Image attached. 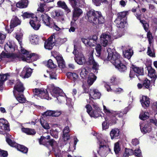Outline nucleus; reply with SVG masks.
Instances as JSON below:
<instances>
[{
    "instance_id": "f257e3e1",
    "label": "nucleus",
    "mask_w": 157,
    "mask_h": 157,
    "mask_svg": "<svg viewBox=\"0 0 157 157\" xmlns=\"http://www.w3.org/2000/svg\"><path fill=\"white\" fill-rule=\"evenodd\" d=\"M107 51L108 54L107 60L110 61L120 71H125L127 68L125 65L121 63L120 55L114 49L110 48H108Z\"/></svg>"
},
{
    "instance_id": "f03ea898",
    "label": "nucleus",
    "mask_w": 157,
    "mask_h": 157,
    "mask_svg": "<svg viewBox=\"0 0 157 157\" xmlns=\"http://www.w3.org/2000/svg\"><path fill=\"white\" fill-rule=\"evenodd\" d=\"M15 38L18 41L20 46L21 54L19 56V58L23 61L29 63L36 60L37 59L33 54H29V52L22 47V36L20 34H17Z\"/></svg>"
},
{
    "instance_id": "7ed1b4c3",
    "label": "nucleus",
    "mask_w": 157,
    "mask_h": 157,
    "mask_svg": "<svg viewBox=\"0 0 157 157\" xmlns=\"http://www.w3.org/2000/svg\"><path fill=\"white\" fill-rule=\"evenodd\" d=\"M88 20L95 25L102 24L104 22V19L100 12L92 10L87 13Z\"/></svg>"
},
{
    "instance_id": "20e7f679",
    "label": "nucleus",
    "mask_w": 157,
    "mask_h": 157,
    "mask_svg": "<svg viewBox=\"0 0 157 157\" xmlns=\"http://www.w3.org/2000/svg\"><path fill=\"white\" fill-rule=\"evenodd\" d=\"M48 89L49 90L51 95L52 97L56 98L57 100L60 103H62L66 99L65 97L61 96L62 90L58 87H55L53 85L48 86Z\"/></svg>"
},
{
    "instance_id": "39448f33",
    "label": "nucleus",
    "mask_w": 157,
    "mask_h": 157,
    "mask_svg": "<svg viewBox=\"0 0 157 157\" xmlns=\"http://www.w3.org/2000/svg\"><path fill=\"white\" fill-rule=\"evenodd\" d=\"M93 109L92 110L91 106L89 105H87L86 106L87 112L91 117L97 118L101 115V110L98 105L96 104L93 105Z\"/></svg>"
},
{
    "instance_id": "423d86ee",
    "label": "nucleus",
    "mask_w": 157,
    "mask_h": 157,
    "mask_svg": "<svg viewBox=\"0 0 157 157\" xmlns=\"http://www.w3.org/2000/svg\"><path fill=\"white\" fill-rule=\"evenodd\" d=\"M128 12L124 11L119 13L117 14V17L115 21L117 26L118 28H123L126 23L125 17L128 14Z\"/></svg>"
},
{
    "instance_id": "0eeeda50",
    "label": "nucleus",
    "mask_w": 157,
    "mask_h": 157,
    "mask_svg": "<svg viewBox=\"0 0 157 157\" xmlns=\"http://www.w3.org/2000/svg\"><path fill=\"white\" fill-rule=\"evenodd\" d=\"M43 23L46 26L50 28L54 29L57 31H59L60 28L54 22L51 21V18L46 14H42L41 17Z\"/></svg>"
},
{
    "instance_id": "6e6552de",
    "label": "nucleus",
    "mask_w": 157,
    "mask_h": 157,
    "mask_svg": "<svg viewBox=\"0 0 157 157\" xmlns=\"http://www.w3.org/2000/svg\"><path fill=\"white\" fill-rule=\"evenodd\" d=\"M76 50L75 45H74V50L73 52V54L75 55L74 59L75 62L78 64L82 65L85 64L86 62V58L81 52H78L76 55Z\"/></svg>"
},
{
    "instance_id": "1a4fd4ad",
    "label": "nucleus",
    "mask_w": 157,
    "mask_h": 157,
    "mask_svg": "<svg viewBox=\"0 0 157 157\" xmlns=\"http://www.w3.org/2000/svg\"><path fill=\"white\" fill-rule=\"evenodd\" d=\"M34 95H37L41 98L47 100H50L52 99L51 97H50L48 94L47 91L43 88H35L33 90Z\"/></svg>"
},
{
    "instance_id": "9d476101",
    "label": "nucleus",
    "mask_w": 157,
    "mask_h": 157,
    "mask_svg": "<svg viewBox=\"0 0 157 157\" xmlns=\"http://www.w3.org/2000/svg\"><path fill=\"white\" fill-rule=\"evenodd\" d=\"M16 48V45L14 42L12 41H9L5 45L4 49L6 53H9L10 55H13V56L10 57V58H15L16 55L12 53L14 51L15 49Z\"/></svg>"
},
{
    "instance_id": "9b49d317",
    "label": "nucleus",
    "mask_w": 157,
    "mask_h": 157,
    "mask_svg": "<svg viewBox=\"0 0 157 157\" xmlns=\"http://www.w3.org/2000/svg\"><path fill=\"white\" fill-rule=\"evenodd\" d=\"M8 138L7 137L6 138V141L8 144L10 146L13 147L17 146L18 149L21 151L23 153H26L28 151V149L26 147L23 145H19L17 146V144L14 141H12L10 139V137L11 136L10 135L7 136Z\"/></svg>"
},
{
    "instance_id": "f8f14e48",
    "label": "nucleus",
    "mask_w": 157,
    "mask_h": 157,
    "mask_svg": "<svg viewBox=\"0 0 157 157\" xmlns=\"http://www.w3.org/2000/svg\"><path fill=\"white\" fill-rule=\"evenodd\" d=\"M94 136H97V138L98 139V144L100 146V152H101L105 148V151L110 150V148H109L108 143H109L107 140H105L101 138H98L97 136V134L94 133L93 134Z\"/></svg>"
},
{
    "instance_id": "ddd939ff",
    "label": "nucleus",
    "mask_w": 157,
    "mask_h": 157,
    "mask_svg": "<svg viewBox=\"0 0 157 157\" xmlns=\"http://www.w3.org/2000/svg\"><path fill=\"white\" fill-rule=\"evenodd\" d=\"M101 44L104 47H106L112 40L111 35L107 33H104L100 36Z\"/></svg>"
},
{
    "instance_id": "4468645a",
    "label": "nucleus",
    "mask_w": 157,
    "mask_h": 157,
    "mask_svg": "<svg viewBox=\"0 0 157 157\" xmlns=\"http://www.w3.org/2000/svg\"><path fill=\"white\" fill-rule=\"evenodd\" d=\"M21 23V21L17 17L13 16L10 21V28L8 30V32L11 33L13 30L14 28L20 25Z\"/></svg>"
},
{
    "instance_id": "2eb2a0df",
    "label": "nucleus",
    "mask_w": 157,
    "mask_h": 157,
    "mask_svg": "<svg viewBox=\"0 0 157 157\" xmlns=\"http://www.w3.org/2000/svg\"><path fill=\"white\" fill-rule=\"evenodd\" d=\"M103 111L106 115L108 116H115L118 115L119 117H121L123 116V113L120 111L115 112L110 110L107 108L104 105L103 106Z\"/></svg>"
},
{
    "instance_id": "dca6fc26",
    "label": "nucleus",
    "mask_w": 157,
    "mask_h": 157,
    "mask_svg": "<svg viewBox=\"0 0 157 157\" xmlns=\"http://www.w3.org/2000/svg\"><path fill=\"white\" fill-rule=\"evenodd\" d=\"M55 39V36L54 34H53L48 38L47 40L45 41L44 47L46 49L48 50L52 49L54 45Z\"/></svg>"
},
{
    "instance_id": "f3484780",
    "label": "nucleus",
    "mask_w": 157,
    "mask_h": 157,
    "mask_svg": "<svg viewBox=\"0 0 157 157\" xmlns=\"http://www.w3.org/2000/svg\"><path fill=\"white\" fill-rule=\"evenodd\" d=\"M90 99H97L100 98L101 96V93L96 89H90L89 92Z\"/></svg>"
},
{
    "instance_id": "a211bd4d",
    "label": "nucleus",
    "mask_w": 157,
    "mask_h": 157,
    "mask_svg": "<svg viewBox=\"0 0 157 157\" xmlns=\"http://www.w3.org/2000/svg\"><path fill=\"white\" fill-rule=\"evenodd\" d=\"M0 134L2 133L3 130H10L8 121L4 119H0Z\"/></svg>"
},
{
    "instance_id": "6ab92c4d",
    "label": "nucleus",
    "mask_w": 157,
    "mask_h": 157,
    "mask_svg": "<svg viewBox=\"0 0 157 157\" xmlns=\"http://www.w3.org/2000/svg\"><path fill=\"white\" fill-rule=\"evenodd\" d=\"M32 72V69L27 67H25L23 69V70L20 76L23 78H28L30 76Z\"/></svg>"
},
{
    "instance_id": "aec40b11",
    "label": "nucleus",
    "mask_w": 157,
    "mask_h": 157,
    "mask_svg": "<svg viewBox=\"0 0 157 157\" xmlns=\"http://www.w3.org/2000/svg\"><path fill=\"white\" fill-rule=\"evenodd\" d=\"M29 23L32 27L35 30H38L40 26L39 21L37 20L36 16L32 19H30Z\"/></svg>"
},
{
    "instance_id": "412c9836",
    "label": "nucleus",
    "mask_w": 157,
    "mask_h": 157,
    "mask_svg": "<svg viewBox=\"0 0 157 157\" xmlns=\"http://www.w3.org/2000/svg\"><path fill=\"white\" fill-rule=\"evenodd\" d=\"M105 86L106 88L107 91H110L113 90L114 92L120 93L122 92L123 91V90L122 89L118 87L117 86H112L111 87H110L108 84L106 83H104Z\"/></svg>"
},
{
    "instance_id": "4be33fe9",
    "label": "nucleus",
    "mask_w": 157,
    "mask_h": 157,
    "mask_svg": "<svg viewBox=\"0 0 157 157\" xmlns=\"http://www.w3.org/2000/svg\"><path fill=\"white\" fill-rule=\"evenodd\" d=\"M122 48L123 51V54L124 57L128 59H130L133 54V51L132 48L128 47L126 48L127 50L124 51L125 47L122 46Z\"/></svg>"
},
{
    "instance_id": "5701e85b",
    "label": "nucleus",
    "mask_w": 157,
    "mask_h": 157,
    "mask_svg": "<svg viewBox=\"0 0 157 157\" xmlns=\"http://www.w3.org/2000/svg\"><path fill=\"white\" fill-rule=\"evenodd\" d=\"M74 8V9L73 11V19L74 21H75L82 14V11L81 9L78 7H76Z\"/></svg>"
},
{
    "instance_id": "b1692460",
    "label": "nucleus",
    "mask_w": 157,
    "mask_h": 157,
    "mask_svg": "<svg viewBox=\"0 0 157 157\" xmlns=\"http://www.w3.org/2000/svg\"><path fill=\"white\" fill-rule=\"evenodd\" d=\"M67 75L68 78L73 81L75 84L78 83L79 80L78 75L75 73L68 72L67 73Z\"/></svg>"
},
{
    "instance_id": "393cba45",
    "label": "nucleus",
    "mask_w": 157,
    "mask_h": 157,
    "mask_svg": "<svg viewBox=\"0 0 157 157\" xmlns=\"http://www.w3.org/2000/svg\"><path fill=\"white\" fill-rule=\"evenodd\" d=\"M140 101L143 107H147L149 106L150 102V99L147 96H142Z\"/></svg>"
},
{
    "instance_id": "a878e982",
    "label": "nucleus",
    "mask_w": 157,
    "mask_h": 157,
    "mask_svg": "<svg viewBox=\"0 0 157 157\" xmlns=\"http://www.w3.org/2000/svg\"><path fill=\"white\" fill-rule=\"evenodd\" d=\"M24 90V89L22 84L19 80H17L16 84L14 87L13 91H15L16 92V91H17V92H23Z\"/></svg>"
},
{
    "instance_id": "bb28decb",
    "label": "nucleus",
    "mask_w": 157,
    "mask_h": 157,
    "mask_svg": "<svg viewBox=\"0 0 157 157\" xmlns=\"http://www.w3.org/2000/svg\"><path fill=\"white\" fill-rule=\"evenodd\" d=\"M57 4L59 7L64 9L67 13H68L71 12V10L64 2L59 1L57 2Z\"/></svg>"
},
{
    "instance_id": "cd10ccee",
    "label": "nucleus",
    "mask_w": 157,
    "mask_h": 157,
    "mask_svg": "<svg viewBox=\"0 0 157 157\" xmlns=\"http://www.w3.org/2000/svg\"><path fill=\"white\" fill-rule=\"evenodd\" d=\"M13 93L16 99L20 103H23L25 102L26 101L25 98H24L22 94H19L17 95V94L14 90L13 91Z\"/></svg>"
},
{
    "instance_id": "c85d7f7f",
    "label": "nucleus",
    "mask_w": 157,
    "mask_h": 157,
    "mask_svg": "<svg viewBox=\"0 0 157 157\" xmlns=\"http://www.w3.org/2000/svg\"><path fill=\"white\" fill-rule=\"evenodd\" d=\"M120 131L117 128H115L112 129L110 135L112 139L117 138L119 136Z\"/></svg>"
},
{
    "instance_id": "c756f323",
    "label": "nucleus",
    "mask_w": 157,
    "mask_h": 157,
    "mask_svg": "<svg viewBox=\"0 0 157 157\" xmlns=\"http://www.w3.org/2000/svg\"><path fill=\"white\" fill-rule=\"evenodd\" d=\"M140 127L141 132L144 134L149 132L151 130V127L149 124H146L144 127L140 125Z\"/></svg>"
},
{
    "instance_id": "7c9ffc66",
    "label": "nucleus",
    "mask_w": 157,
    "mask_h": 157,
    "mask_svg": "<svg viewBox=\"0 0 157 157\" xmlns=\"http://www.w3.org/2000/svg\"><path fill=\"white\" fill-rule=\"evenodd\" d=\"M28 1L27 0H23L18 2L16 4L17 7L23 8L26 7L28 4Z\"/></svg>"
},
{
    "instance_id": "2f4dec72",
    "label": "nucleus",
    "mask_w": 157,
    "mask_h": 157,
    "mask_svg": "<svg viewBox=\"0 0 157 157\" xmlns=\"http://www.w3.org/2000/svg\"><path fill=\"white\" fill-rule=\"evenodd\" d=\"M69 131V129L68 126L65 127L63 129V138L65 141L68 140L69 139V136L68 135V133Z\"/></svg>"
},
{
    "instance_id": "473e14b6",
    "label": "nucleus",
    "mask_w": 157,
    "mask_h": 157,
    "mask_svg": "<svg viewBox=\"0 0 157 157\" xmlns=\"http://www.w3.org/2000/svg\"><path fill=\"white\" fill-rule=\"evenodd\" d=\"M147 54L148 55L150 56L153 57H155V54L153 49V44L151 45L149 44L147 48Z\"/></svg>"
},
{
    "instance_id": "72a5a7b5",
    "label": "nucleus",
    "mask_w": 157,
    "mask_h": 157,
    "mask_svg": "<svg viewBox=\"0 0 157 157\" xmlns=\"http://www.w3.org/2000/svg\"><path fill=\"white\" fill-rule=\"evenodd\" d=\"M96 77L94 74L92 73L90 74L88 77L87 80L88 84L90 86L96 80Z\"/></svg>"
},
{
    "instance_id": "f704fd0d",
    "label": "nucleus",
    "mask_w": 157,
    "mask_h": 157,
    "mask_svg": "<svg viewBox=\"0 0 157 157\" xmlns=\"http://www.w3.org/2000/svg\"><path fill=\"white\" fill-rule=\"evenodd\" d=\"M148 75L151 78H155L156 77L155 70L151 67H147Z\"/></svg>"
},
{
    "instance_id": "c9c22d12",
    "label": "nucleus",
    "mask_w": 157,
    "mask_h": 157,
    "mask_svg": "<svg viewBox=\"0 0 157 157\" xmlns=\"http://www.w3.org/2000/svg\"><path fill=\"white\" fill-rule=\"evenodd\" d=\"M69 1L70 4L73 8L80 6V3L79 0H69Z\"/></svg>"
},
{
    "instance_id": "e433bc0d",
    "label": "nucleus",
    "mask_w": 157,
    "mask_h": 157,
    "mask_svg": "<svg viewBox=\"0 0 157 157\" xmlns=\"http://www.w3.org/2000/svg\"><path fill=\"white\" fill-rule=\"evenodd\" d=\"M149 114L148 112L142 111L140 113L139 117L142 120H145L148 118Z\"/></svg>"
},
{
    "instance_id": "4c0bfd02",
    "label": "nucleus",
    "mask_w": 157,
    "mask_h": 157,
    "mask_svg": "<svg viewBox=\"0 0 157 157\" xmlns=\"http://www.w3.org/2000/svg\"><path fill=\"white\" fill-rule=\"evenodd\" d=\"M30 40L31 43L33 44H38V38L37 36H32L30 38Z\"/></svg>"
},
{
    "instance_id": "58836bf2",
    "label": "nucleus",
    "mask_w": 157,
    "mask_h": 157,
    "mask_svg": "<svg viewBox=\"0 0 157 157\" xmlns=\"http://www.w3.org/2000/svg\"><path fill=\"white\" fill-rule=\"evenodd\" d=\"M93 55V51H92L90 53L88 60L86 62L88 64L91 65L95 62L94 59Z\"/></svg>"
},
{
    "instance_id": "ea45409f",
    "label": "nucleus",
    "mask_w": 157,
    "mask_h": 157,
    "mask_svg": "<svg viewBox=\"0 0 157 157\" xmlns=\"http://www.w3.org/2000/svg\"><path fill=\"white\" fill-rule=\"evenodd\" d=\"M132 70L136 74H137L139 75H143V69L137 67H134L132 68Z\"/></svg>"
},
{
    "instance_id": "a19ab883",
    "label": "nucleus",
    "mask_w": 157,
    "mask_h": 157,
    "mask_svg": "<svg viewBox=\"0 0 157 157\" xmlns=\"http://www.w3.org/2000/svg\"><path fill=\"white\" fill-rule=\"evenodd\" d=\"M40 122L42 127L45 129H48L49 128V126L48 124L46 121L44 120L43 118L40 119Z\"/></svg>"
},
{
    "instance_id": "79ce46f5",
    "label": "nucleus",
    "mask_w": 157,
    "mask_h": 157,
    "mask_svg": "<svg viewBox=\"0 0 157 157\" xmlns=\"http://www.w3.org/2000/svg\"><path fill=\"white\" fill-rule=\"evenodd\" d=\"M92 70L94 73H97L99 69V66L98 63L95 62L92 64Z\"/></svg>"
},
{
    "instance_id": "37998d69",
    "label": "nucleus",
    "mask_w": 157,
    "mask_h": 157,
    "mask_svg": "<svg viewBox=\"0 0 157 157\" xmlns=\"http://www.w3.org/2000/svg\"><path fill=\"white\" fill-rule=\"evenodd\" d=\"M13 55H10L9 53H6L5 52H2L0 55V61H1L2 58H9L10 57L13 56Z\"/></svg>"
},
{
    "instance_id": "c03bdc74",
    "label": "nucleus",
    "mask_w": 157,
    "mask_h": 157,
    "mask_svg": "<svg viewBox=\"0 0 157 157\" xmlns=\"http://www.w3.org/2000/svg\"><path fill=\"white\" fill-rule=\"evenodd\" d=\"M136 16L137 18L140 20V22L142 24H143L144 29L146 31H147L148 30V28L146 26L147 25V23H145V21H143V20H140V14H138L136 13Z\"/></svg>"
},
{
    "instance_id": "a18cd8bd",
    "label": "nucleus",
    "mask_w": 157,
    "mask_h": 157,
    "mask_svg": "<svg viewBox=\"0 0 157 157\" xmlns=\"http://www.w3.org/2000/svg\"><path fill=\"white\" fill-rule=\"evenodd\" d=\"M35 16H36L35 15L27 12L24 13L22 15V16L24 18H30V19H32L33 18L35 17Z\"/></svg>"
},
{
    "instance_id": "49530a36",
    "label": "nucleus",
    "mask_w": 157,
    "mask_h": 157,
    "mask_svg": "<svg viewBox=\"0 0 157 157\" xmlns=\"http://www.w3.org/2000/svg\"><path fill=\"white\" fill-rule=\"evenodd\" d=\"M47 66L48 67L51 68H55L56 67V65L53 63L52 60L51 59L48 61Z\"/></svg>"
},
{
    "instance_id": "de8ad7c7",
    "label": "nucleus",
    "mask_w": 157,
    "mask_h": 157,
    "mask_svg": "<svg viewBox=\"0 0 157 157\" xmlns=\"http://www.w3.org/2000/svg\"><path fill=\"white\" fill-rule=\"evenodd\" d=\"M88 72L85 68H82L80 73V76L83 78L85 77L87 75Z\"/></svg>"
},
{
    "instance_id": "09e8293b",
    "label": "nucleus",
    "mask_w": 157,
    "mask_h": 157,
    "mask_svg": "<svg viewBox=\"0 0 157 157\" xmlns=\"http://www.w3.org/2000/svg\"><path fill=\"white\" fill-rule=\"evenodd\" d=\"M101 46L99 44H98L97 45L95 49L96 51V55L98 57L100 56L101 54Z\"/></svg>"
},
{
    "instance_id": "8fccbe9b",
    "label": "nucleus",
    "mask_w": 157,
    "mask_h": 157,
    "mask_svg": "<svg viewBox=\"0 0 157 157\" xmlns=\"http://www.w3.org/2000/svg\"><path fill=\"white\" fill-rule=\"evenodd\" d=\"M150 81L146 78L144 81L143 84V86L147 89H148L150 87Z\"/></svg>"
},
{
    "instance_id": "3c124183",
    "label": "nucleus",
    "mask_w": 157,
    "mask_h": 157,
    "mask_svg": "<svg viewBox=\"0 0 157 157\" xmlns=\"http://www.w3.org/2000/svg\"><path fill=\"white\" fill-rule=\"evenodd\" d=\"M147 37L149 41V44L151 45L153 44V37L151 33L149 32L147 33Z\"/></svg>"
},
{
    "instance_id": "603ef678",
    "label": "nucleus",
    "mask_w": 157,
    "mask_h": 157,
    "mask_svg": "<svg viewBox=\"0 0 157 157\" xmlns=\"http://www.w3.org/2000/svg\"><path fill=\"white\" fill-rule=\"evenodd\" d=\"M105 121L103 122L102 124V128L103 130H105L109 128V125L108 124L107 121L108 120L106 117H105Z\"/></svg>"
},
{
    "instance_id": "864d4df0",
    "label": "nucleus",
    "mask_w": 157,
    "mask_h": 157,
    "mask_svg": "<svg viewBox=\"0 0 157 157\" xmlns=\"http://www.w3.org/2000/svg\"><path fill=\"white\" fill-rule=\"evenodd\" d=\"M120 150L119 143V142L116 143L114 145V151L116 154L118 153Z\"/></svg>"
},
{
    "instance_id": "5fc2aeb1",
    "label": "nucleus",
    "mask_w": 157,
    "mask_h": 157,
    "mask_svg": "<svg viewBox=\"0 0 157 157\" xmlns=\"http://www.w3.org/2000/svg\"><path fill=\"white\" fill-rule=\"evenodd\" d=\"M6 37V36L5 34L0 32V45L2 44L4 42Z\"/></svg>"
},
{
    "instance_id": "6e6d98bb",
    "label": "nucleus",
    "mask_w": 157,
    "mask_h": 157,
    "mask_svg": "<svg viewBox=\"0 0 157 157\" xmlns=\"http://www.w3.org/2000/svg\"><path fill=\"white\" fill-rule=\"evenodd\" d=\"M93 2L97 6L100 5L101 2H105L106 0H92Z\"/></svg>"
},
{
    "instance_id": "4d7b16f0",
    "label": "nucleus",
    "mask_w": 157,
    "mask_h": 157,
    "mask_svg": "<svg viewBox=\"0 0 157 157\" xmlns=\"http://www.w3.org/2000/svg\"><path fill=\"white\" fill-rule=\"evenodd\" d=\"M48 141L46 140L45 137L44 136H41L39 140V142L40 144L45 145L47 144Z\"/></svg>"
},
{
    "instance_id": "13d9d810",
    "label": "nucleus",
    "mask_w": 157,
    "mask_h": 157,
    "mask_svg": "<svg viewBox=\"0 0 157 157\" xmlns=\"http://www.w3.org/2000/svg\"><path fill=\"white\" fill-rule=\"evenodd\" d=\"M135 155L138 157H142L141 151L139 149H135L134 151Z\"/></svg>"
},
{
    "instance_id": "bf43d9fd",
    "label": "nucleus",
    "mask_w": 157,
    "mask_h": 157,
    "mask_svg": "<svg viewBox=\"0 0 157 157\" xmlns=\"http://www.w3.org/2000/svg\"><path fill=\"white\" fill-rule=\"evenodd\" d=\"M49 76L50 78L52 79H56V76L55 72V71H51L49 73Z\"/></svg>"
},
{
    "instance_id": "052dcab7",
    "label": "nucleus",
    "mask_w": 157,
    "mask_h": 157,
    "mask_svg": "<svg viewBox=\"0 0 157 157\" xmlns=\"http://www.w3.org/2000/svg\"><path fill=\"white\" fill-rule=\"evenodd\" d=\"M48 143L52 146H56L57 145V143L56 141L53 139H51L49 140Z\"/></svg>"
},
{
    "instance_id": "680f3d73",
    "label": "nucleus",
    "mask_w": 157,
    "mask_h": 157,
    "mask_svg": "<svg viewBox=\"0 0 157 157\" xmlns=\"http://www.w3.org/2000/svg\"><path fill=\"white\" fill-rule=\"evenodd\" d=\"M7 79V74L0 75V81L3 82Z\"/></svg>"
},
{
    "instance_id": "e2e57ef3",
    "label": "nucleus",
    "mask_w": 157,
    "mask_h": 157,
    "mask_svg": "<svg viewBox=\"0 0 157 157\" xmlns=\"http://www.w3.org/2000/svg\"><path fill=\"white\" fill-rule=\"evenodd\" d=\"M96 41H94L93 40L91 39L88 40V44L87 46H94L96 44Z\"/></svg>"
},
{
    "instance_id": "0e129e2a",
    "label": "nucleus",
    "mask_w": 157,
    "mask_h": 157,
    "mask_svg": "<svg viewBox=\"0 0 157 157\" xmlns=\"http://www.w3.org/2000/svg\"><path fill=\"white\" fill-rule=\"evenodd\" d=\"M58 66L60 68H64L65 67V64L63 60L58 62Z\"/></svg>"
},
{
    "instance_id": "69168bd1",
    "label": "nucleus",
    "mask_w": 157,
    "mask_h": 157,
    "mask_svg": "<svg viewBox=\"0 0 157 157\" xmlns=\"http://www.w3.org/2000/svg\"><path fill=\"white\" fill-rule=\"evenodd\" d=\"M53 117H58L59 116L61 113V112L60 111H53Z\"/></svg>"
},
{
    "instance_id": "338daca9",
    "label": "nucleus",
    "mask_w": 157,
    "mask_h": 157,
    "mask_svg": "<svg viewBox=\"0 0 157 157\" xmlns=\"http://www.w3.org/2000/svg\"><path fill=\"white\" fill-rule=\"evenodd\" d=\"M53 111L48 110L44 113V115L46 116H53Z\"/></svg>"
},
{
    "instance_id": "774afa93",
    "label": "nucleus",
    "mask_w": 157,
    "mask_h": 157,
    "mask_svg": "<svg viewBox=\"0 0 157 157\" xmlns=\"http://www.w3.org/2000/svg\"><path fill=\"white\" fill-rule=\"evenodd\" d=\"M137 76V75L135 74V72L132 70V71H130L129 74V77L131 78H133L135 77V76Z\"/></svg>"
}]
</instances>
